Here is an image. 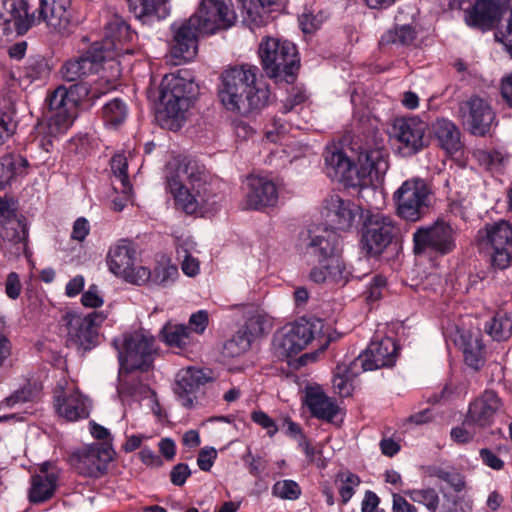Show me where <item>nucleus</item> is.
<instances>
[{
  "label": "nucleus",
  "instance_id": "1",
  "mask_svg": "<svg viewBox=\"0 0 512 512\" xmlns=\"http://www.w3.org/2000/svg\"><path fill=\"white\" fill-rule=\"evenodd\" d=\"M27 0H3L0 6V44L26 34L32 26L46 23L52 31L68 36L75 26L73 10L55 0H39V7L29 13Z\"/></svg>",
  "mask_w": 512,
  "mask_h": 512
},
{
  "label": "nucleus",
  "instance_id": "2",
  "mask_svg": "<svg viewBox=\"0 0 512 512\" xmlns=\"http://www.w3.org/2000/svg\"><path fill=\"white\" fill-rule=\"evenodd\" d=\"M257 71L256 66L241 65L221 74L219 98L227 110L247 113L266 106L270 92L256 86Z\"/></svg>",
  "mask_w": 512,
  "mask_h": 512
},
{
  "label": "nucleus",
  "instance_id": "3",
  "mask_svg": "<svg viewBox=\"0 0 512 512\" xmlns=\"http://www.w3.org/2000/svg\"><path fill=\"white\" fill-rule=\"evenodd\" d=\"M181 172L190 188L183 184L179 172L167 177V187L176 205L190 215L208 211L209 205L214 203L211 201L214 195L204 166L189 160L184 164Z\"/></svg>",
  "mask_w": 512,
  "mask_h": 512
},
{
  "label": "nucleus",
  "instance_id": "4",
  "mask_svg": "<svg viewBox=\"0 0 512 512\" xmlns=\"http://www.w3.org/2000/svg\"><path fill=\"white\" fill-rule=\"evenodd\" d=\"M196 90L195 83L181 75V71L178 74H167L162 78L157 117L163 126L171 130L181 128L195 98Z\"/></svg>",
  "mask_w": 512,
  "mask_h": 512
},
{
  "label": "nucleus",
  "instance_id": "5",
  "mask_svg": "<svg viewBox=\"0 0 512 512\" xmlns=\"http://www.w3.org/2000/svg\"><path fill=\"white\" fill-rule=\"evenodd\" d=\"M258 53L262 69L269 78L276 83H294L300 68V57L292 42L265 37L259 44Z\"/></svg>",
  "mask_w": 512,
  "mask_h": 512
},
{
  "label": "nucleus",
  "instance_id": "6",
  "mask_svg": "<svg viewBox=\"0 0 512 512\" xmlns=\"http://www.w3.org/2000/svg\"><path fill=\"white\" fill-rule=\"evenodd\" d=\"M323 320L315 317H302L294 323L285 326L281 332L277 333L273 339V350L275 356L279 359L293 357L304 350L313 341H318L322 346L327 345L324 337Z\"/></svg>",
  "mask_w": 512,
  "mask_h": 512
},
{
  "label": "nucleus",
  "instance_id": "7",
  "mask_svg": "<svg viewBox=\"0 0 512 512\" xmlns=\"http://www.w3.org/2000/svg\"><path fill=\"white\" fill-rule=\"evenodd\" d=\"M457 236L456 229L450 223L438 219L414 231L413 252L415 255L446 256L456 249Z\"/></svg>",
  "mask_w": 512,
  "mask_h": 512
},
{
  "label": "nucleus",
  "instance_id": "8",
  "mask_svg": "<svg viewBox=\"0 0 512 512\" xmlns=\"http://www.w3.org/2000/svg\"><path fill=\"white\" fill-rule=\"evenodd\" d=\"M360 247L366 255L380 256L399 234L394 220L381 213H368L361 227Z\"/></svg>",
  "mask_w": 512,
  "mask_h": 512
},
{
  "label": "nucleus",
  "instance_id": "9",
  "mask_svg": "<svg viewBox=\"0 0 512 512\" xmlns=\"http://www.w3.org/2000/svg\"><path fill=\"white\" fill-rule=\"evenodd\" d=\"M480 244L489 250L493 267L503 270L512 261V225L506 220L487 223L478 231Z\"/></svg>",
  "mask_w": 512,
  "mask_h": 512
},
{
  "label": "nucleus",
  "instance_id": "10",
  "mask_svg": "<svg viewBox=\"0 0 512 512\" xmlns=\"http://www.w3.org/2000/svg\"><path fill=\"white\" fill-rule=\"evenodd\" d=\"M429 195L430 189L424 180H406L393 195L397 215L406 221H419L428 212Z\"/></svg>",
  "mask_w": 512,
  "mask_h": 512
},
{
  "label": "nucleus",
  "instance_id": "11",
  "mask_svg": "<svg viewBox=\"0 0 512 512\" xmlns=\"http://www.w3.org/2000/svg\"><path fill=\"white\" fill-rule=\"evenodd\" d=\"M102 313L91 312L85 316L66 313L63 317L66 327V346L79 351H89L98 344V327L104 321Z\"/></svg>",
  "mask_w": 512,
  "mask_h": 512
},
{
  "label": "nucleus",
  "instance_id": "12",
  "mask_svg": "<svg viewBox=\"0 0 512 512\" xmlns=\"http://www.w3.org/2000/svg\"><path fill=\"white\" fill-rule=\"evenodd\" d=\"M136 249L132 241L121 239L111 246L107 254L109 270L127 282L145 284L149 273L144 266H136Z\"/></svg>",
  "mask_w": 512,
  "mask_h": 512
},
{
  "label": "nucleus",
  "instance_id": "13",
  "mask_svg": "<svg viewBox=\"0 0 512 512\" xmlns=\"http://www.w3.org/2000/svg\"><path fill=\"white\" fill-rule=\"evenodd\" d=\"M113 344L118 350L121 365L126 366L127 369L146 371L152 365L155 352L154 337L133 332L125 334L121 344L117 340H114Z\"/></svg>",
  "mask_w": 512,
  "mask_h": 512
},
{
  "label": "nucleus",
  "instance_id": "14",
  "mask_svg": "<svg viewBox=\"0 0 512 512\" xmlns=\"http://www.w3.org/2000/svg\"><path fill=\"white\" fill-rule=\"evenodd\" d=\"M191 16L197 17L202 34L226 30L236 21L231 0H201L197 11Z\"/></svg>",
  "mask_w": 512,
  "mask_h": 512
},
{
  "label": "nucleus",
  "instance_id": "15",
  "mask_svg": "<svg viewBox=\"0 0 512 512\" xmlns=\"http://www.w3.org/2000/svg\"><path fill=\"white\" fill-rule=\"evenodd\" d=\"M113 453L111 447L96 443L74 452L70 462L79 475L97 479L106 474Z\"/></svg>",
  "mask_w": 512,
  "mask_h": 512
},
{
  "label": "nucleus",
  "instance_id": "16",
  "mask_svg": "<svg viewBox=\"0 0 512 512\" xmlns=\"http://www.w3.org/2000/svg\"><path fill=\"white\" fill-rule=\"evenodd\" d=\"M173 39L170 44V55L174 64L192 60L198 51V34L202 33L197 24V17L190 16L184 21L174 22L171 25Z\"/></svg>",
  "mask_w": 512,
  "mask_h": 512
},
{
  "label": "nucleus",
  "instance_id": "17",
  "mask_svg": "<svg viewBox=\"0 0 512 512\" xmlns=\"http://www.w3.org/2000/svg\"><path fill=\"white\" fill-rule=\"evenodd\" d=\"M133 37L134 34L127 22L121 16L114 14L105 23L103 40L92 44H99L102 47L103 53L101 54L107 61L130 53V49L126 45L133 40Z\"/></svg>",
  "mask_w": 512,
  "mask_h": 512
},
{
  "label": "nucleus",
  "instance_id": "18",
  "mask_svg": "<svg viewBox=\"0 0 512 512\" xmlns=\"http://www.w3.org/2000/svg\"><path fill=\"white\" fill-rule=\"evenodd\" d=\"M71 90L64 86H59L48 97V129L50 134L65 133L74 122L73 109L75 108V99L70 96Z\"/></svg>",
  "mask_w": 512,
  "mask_h": 512
},
{
  "label": "nucleus",
  "instance_id": "19",
  "mask_svg": "<svg viewBox=\"0 0 512 512\" xmlns=\"http://www.w3.org/2000/svg\"><path fill=\"white\" fill-rule=\"evenodd\" d=\"M399 346L391 337L370 342L357 358L356 364L363 372L393 367L398 357Z\"/></svg>",
  "mask_w": 512,
  "mask_h": 512
},
{
  "label": "nucleus",
  "instance_id": "20",
  "mask_svg": "<svg viewBox=\"0 0 512 512\" xmlns=\"http://www.w3.org/2000/svg\"><path fill=\"white\" fill-rule=\"evenodd\" d=\"M459 117L473 135L484 136L495 119L490 104L479 96H471L459 103Z\"/></svg>",
  "mask_w": 512,
  "mask_h": 512
},
{
  "label": "nucleus",
  "instance_id": "21",
  "mask_svg": "<svg viewBox=\"0 0 512 512\" xmlns=\"http://www.w3.org/2000/svg\"><path fill=\"white\" fill-rule=\"evenodd\" d=\"M340 237L333 229L317 228L308 230L302 243L304 254L314 259L317 265L329 261L338 254Z\"/></svg>",
  "mask_w": 512,
  "mask_h": 512
},
{
  "label": "nucleus",
  "instance_id": "22",
  "mask_svg": "<svg viewBox=\"0 0 512 512\" xmlns=\"http://www.w3.org/2000/svg\"><path fill=\"white\" fill-rule=\"evenodd\" d=\"M243 205L248 210H263L273 207L279 199L276 184L269 178L250 175L245 181Z\"/></svg>",
  "mask_w": 512,
  "mask_h": 512
},
{
  "label": "nucleus",
  "instance_id": "23",
  "mask_svg": "<svg viewBox=\"0 0 512 512\" xmlns=\"http://www.w3.org/2000/svg\"><path fill=\"white\" fill-rule=\"evenodd\" d=\"M393 134L406 150L414 155L425 147V133L428 125L418 116L402 117L394 120Z\"/></svg>",
  "mask_w": 512,
  "mask_h": 512
},
{
  "label": "nucleus",
  "instance_id": "24",
  "mask_svg": "<svg viewBox=\"0 0 512 512\" xmlns=\"http://www.w3.org/2000/svg\"><path fill=\"white\" fill-rule=\"evenodd\" d=\"M325 173L332 180L344 184L348 187H356L365 182H361L355 165L351 159L335 146L328 147L324 153Z\"/></svg>",
  "mask_w": 512,
  "mask_h": 512
},
{
  "label": "nucleus",
  "instance_id": "25",
  "mask_svg": "<svg viewBox=\"0 0 512 512\" xmlns=\"http://www.w3.org/2000/svg\"><path fill=\"white\" fill-rule=\"evenodd\" d=\"M501 406V399L496 392L485 390L481 396L470 402L465 415V424L477 429L488 428L494 423Z\"/></svg>",
  "mask_w": 512,
  "mask_h": 512
},
{
  "label": "nucleus",
  "instance_id": "26",
  "mask_svg": "<svg viewBox=\"0 0 512 512\" xmlns=\"http://www.w3.org/2000/svg\"><path fill=\"white\" fill-rule=\"evenodd\" d=\"M101 49L99 44H91L78 58L66 61L61 68L63 78L68 82H75L98 72L106 61Z\"/></svg>",
  "mask_w": 512,
  "mask_h": 512
},
{
  "label": "nucleus",
  "instance_id": "27",
  "mask_svg": "<svg viewBox=\"0 0 512 512\" xmlns=\"http://www.w3.org/2000/svg\"><path fill=\"white\" fill-rule=\"evenodd\" d=\"M212 378L204 369L188 367L177 374L174 393L177 400L185 408H192L197 399L200 387L211 381Z\"/></svg>",
  "mask_w": 512,
  "mask_h": 512
},
{
  "label": "nucleus",
  "instance_id": "28",
  "mask_svg": "<svg viewBox=\"0 0 512 512\" xmlns=\"http://www.w3.org/2000/svg\"><path fill=\"white\" fill-rule=\"evenodd\" d=\"M54 407L60 417L70 422L86 419L90 414V402L78 390L61 391L54 397Z\"/></svg>",
  "mask_w": 512,
  "mask_h": 512
},
{
  "label": "nucleus",
  "instance_id": "29",
  "mask_svg": "<svg viewBox=\"0 0 512 512\" xmlns=\"http://www.w3.org/2000/svg\"><path fill=\"white\" fill-rule=\"evenodd\" d=\"M326 217L334 229L346 231L350 229L360 214V207L350 200L332 195L327 201Z\"/></svg>",
  "mask_w": 512,
  "mask_h": 512
},
{
  "label": "nucleus",
  "instance_id": "30",
  "mask_svg": "<svg viewBox=\"0 0 512 512\" xmlns=\"http://www.w3.org/2000/svg\"><path fill=\"white\" fill-rule=\"evenodd\" d=\"M351 273L347 270L344 261L337 254L329 261L314 266L309 274L311 281L321 284L330 281L333 284L344 286L350 279Z\"/></svg>",
  "mask_w": 512,
  "mask_h": 512
},
{
  "label": "nucleus",
  "instance_id": "31",
  "mask_svg": "<svg viewBox=\"0 0 512 512\" xmlns=\"http://www.w3.org/2000/svg\"><path fill=\"white\" fill-rule=\"evenodd\" d=\"M501 8L493 0H477L471 9L465 11V23L471 28L490 30L499 17Z\"/></svg>",
  "mask_w": 512,
  "mask_h": 512
},
{
  "label": "nucleus",
  "instance_id": "32",
  "mask_svg": "<svg viewBox=\"0 0 512 512\" xmlns=\"http://www.w3.org/2000/svg\"><path fill=\"white\" fill-rule=\"evenodd\" d=\"M305 404L313 417L327 422H331L339 411L336 402L319 386L306 388Z\"/></svg>",
  "mask_w": 512,
  "mask_h": 512
},
{
  "label": "nucleus",
  "instance_id": "33",
  "mask_svg": "<svg viewBox=\"0 0 512 512\" xmlns=\"http://www.w3.org/2000/svg\"><path fill=\"white\" fill-rule=\"evenodd\" d=\"M168 0H128L129 9L143 25L165 19L170 9Z\"/></svg>",
  "mask_w": 512,
  "mask_h": 512
},
{
  "label": "nucleus",
  "instance_id": "34",
  "mask_svg": "<svg viewBox=\"0 0 512 512\" xmlns=\"http://www.w3.org/2000/svg\"><path fill=\"white\" fill-rule=\"evenodd\" d=\"M432 131L440 145L450 154L462 148L461 132L456 124L447 118H437L432 124Z\"/></svg>",
  "mask_w": 512,
  "mask_h": 512
},
{
  "label": "nucleus",
  "instance_id": "35",
  "mask_svg": "<svg viewBox=\"0 0 512 512\" xmlns=\"http://www.w3.org/2000/svg\"><path fill=\"white\" fill-rule=\"evenodd\" d=\"M29 166L26 158L8 153L0 157V190L10 187L17 177L24 175Z\"/></svg>",
  "mask_w": 512,
  "mask_h": 512
},
{
  "label": "nucleus",
  "instance_id": "36",
  "mask_svg": "<svg viewBox=\"0 0 512 512\" xmlns=\"http://www.w3.org/2000/svg\"><path fill=\"white\" fill-rule=\"evenodd\" d=\"M362 372L355 360L349 364H338L333 375V388L341 397H349L353 392L354 378Z\"/></svg>",
  "mask_w": 512,
  "mask_h": 512
},
{
  "label": "nucleus",
  "instance_id": "37",
  "mask_svg": "<svg viewBox=\"0 0 512 512\" xmlns=\"http://www.w3.org/2000/svg\"><path fill=\"white\" fill-rule=\"evenodd\" d=\"M57 479L55 473L32 476L29 489L30 503L39 504L52 498L57 487Z\"/></svg>",
  "mask_w": 512,
  "mask_h": 512
},
{
  "label": "nucleus",
  "instance_id": "38",
  "mask_svg": "<svg viewBox=\"0 0 512 512\" xmlns=\"http://www.w3.org/2000/svg\"><path fill=\"white\" fill-rule=\"evenodd\" d=\"M242 309L245 323L240 328L245 331L248 336L254 340L256 337L265 332L267 326L270 325L269 320L256 306L246 304L240 306Z\"/></svg>",
  "mask_w": 512,
  "mask_h": 512
},
{
  "label": "nucleus",
  "instance_id": "39",
  "mask_svg": "<svg viewBox=\"0 0 512 512\" xmlns=\"http://www.w3.org/2000/svg\"><path fill=\"white\" fill-rule=\"evenodd\" d=\"M162 336L165 343L170 347L187 349L197 342V338L190 334L186 324L167 323L162 328Z\"/></svg>",
  "mask_w": 512,
  "mask_h": 512
},
{
  "label": "nucleus",
  "instance_id": "40",
  "mask_svg": "<svg viewBox=\"0 0 512 512\" xmlns=\"http://www.w3.org/2000/svg\"><path fill=\"white\" fill-rule=\"evenodd\" d=\"M149 273L147 282L155 285L167 287L171 285L179 276L178 268L172 264L169 258L162 256L157 262L153 270L146 267Z\"/></svg>",
  "mask_w": 512,
  "mask_h": 512
},
{
  "label": "nucleus",
  "instance_id": "41",
  "mask_svg": "<svg viewBox=\"0 0 512 512\" xmlns=\"http://www.w3.org/2000/svg\"><path fill=\"white\" fill-rule=\"evenodd\" d=\"M461 346L465 363L472 368L479 369L484 361V345L480 337L472 334L462 335Z\"/></svg>",
  "mask_w": 512,
  "mask_h": 512
},
{
  "label": "nucleus",
  "instance_id": "42",
  "mask_svg": "<svg viewBox=\"0 0 512 512\" xmlns=\"http://www.w3.org/2000/svg\"><path fill=\"white\" fill-rule=\"evenodd\" d=\"M128 117V106L121 98H113L102 107V119L106 126L117 128Z\"/></svg>",
  "mask_w": 512,
  "mask_h": 512
},
{
  "label": "nucleus",
  "instance_id": "43",
  "mask_svg": "<svg viewBox=\"0 0 512 512\" xmlns=\"http://www.w3.org/2000/svg\"><path fill=\"white\" fill-rule=\"evenodd\" d=\"M389 164L387 157L381 150H370L365 154V160L362 164L361 173L367 174L372 181L373 178L379 179L388 170Z\"/></svg>",
  "mask_w": 512,
  "mask_h": 512
},
{
  "label": "nucleus",
  "instance_id": "44",
  "mask_svg": "<svg viewBox=\"0 0 512 512\" xmlns=\"http://www.w3.org/2000/svg\"><path fill=\"white\" fill-rule=\"evenodd\" d=\"M486 332L496 341H505L512 335V318L503 312H498L485 324Z\"/></svg>",
  "mask_w": 512,
  "mask_h": 512
},
{
  "label": "nucleus",
  "instance_id": "45",
  "mask_svg": "<svg viewBox=\"0 0 512 512\" xmlns=\"http://www.w3.org/2000/svg\"><path fill=\"white\" fill-rule=\"evenodd\" d=\"M416 38V32L410 25L396 26L388 30L380 39V45L396 44L401 46L410 45Z\"/></svg>",
  "mask_w": 512,
  "mask_h": 512
},
{
  "label": "nucleus",
  "instance_id": "46",
  "mask_svg": "<svg viewBox=\"0 0 512 512\" xmlns=\"http://www.w3.org/2000/svg\"><path fill=\"white\" fill-rule=\"evenodd\" d=\"M336 482H339L338 493L342 505H346L356 492V488L361 484L360 477L350 471L339 472L336 476Z\"/></svg>",
  "mask_w": 512,
  "mask_h": 512
},
{
  "label": "nucleus",
  "instance_id": "47",
  "mask_svg": "<svg viewBox=\"0 0 512 512\" xmlns=\"http://www.w3.org/2000/svg\"><path fill=\"white\" fill-rule=\"evenodd\" d=\"M281 2L282 0H245L242 3L243 13H245L244 19L256 26H260L264 23L261 10Z\"/></svg>",
  "mask_w": 512,
  "mask_h": 512
},
{
  "label": "nucleus",
  "instance_id": "48",
  "mask_svg": "<svg viewBox=\"0 0 512 512\" xmlns=\"http://www.w3.org/2000/svg\"><path fill=\"white\" fill-rule=\"evenodd\" d=\"M253 339L245 331L239 329L224 343L223 353L227 357H238L249 350Z\"/></svg>",
  "mask_w": 512,
  "mask_h": 512
},
{
  "label": "nucleus",
  "instance_id": "49",
  "mask_svg": "<svg viewBox=\"0 0 512 512\" xmlns=\"http://www.w3.org/2000/svg\"><path fill=\"white\" fill-rule=\"evenodd\" d=\"M413 502L424 505L430 512H439L440 498L434 488L413 489L407 492Z\"/></svg>",
  "mask_w": 512,
  "mask_h": 512
},
{
  "label": "nucleus",
  "instance_id": "50",
  "mask_svg": "<svg viewBox=\"0 0 512 512\" xmlns=\"http://www.w3.org/2000/svg\"><path fill=\"white\" fill-rule=\"evenodd\" d=\"M429 476L436 477L449 484L455 492H461L466 486L465 478L454 469H444L438 466L428 468Z\"/></svg>",
  "mask_w": 512,
  "mask_h": 512
},
{
  "label": "nucleus",
  "instance_id": "51",
  "mask_svg": "<svg viewBox=\"0 0 512 512\" xmlns=\"http://www.w3.org/2000/svg\"><path fill=\"white\" fill-rule=\"evenodd\" d=\"M473 157L481 166L490 171L499 170L506 161L505 155L495 149H476L473 152Z\"/></svg>",
  "mask_w": 512,
  "mask_h": 512
},
{
  "label": "nucleus",
  "instance_id": "52",
  "mask_svg": "<svg viewBox=\"0 0 512 512\" xmlns=\"http://www.w3.org/2000/svg\"><path fill=\"white\" fill-rule=\"evenodd\" d=\"M473 501L469 497L443 493L439 512H472Z\"/></svg>",
  "mask_w": 512,
  "mask_h": 512
},
{
  "label": "nucleus",
  "instance_id": "53",
  "mask_svg": "<svg viewBox=\"0 0 512 512\" xmlns=\"http://www.w3.org/2000/svg\"><path fill=\"white\" fill-rule=\"evenodd\" d=\"M39 388L36 383L27 382L17 389L10 396L6 397L4 403L7 407H14L17 404L30 402L38 397Z\"/></svg>",
  "mask_w": 512,
  "mask_h": 512
},
{
  "label": "nucleus",
  "instance_id": "54",
  "mask_svg": "<svg viewBox=\"0 0 512 512\" xmlns=\"http://www.w3.org/2000/svg\"><path fill=\"white\" fill-rule=\"evenodd\" d=\"M301 494V487L296 481L291 479L279 480L272 486V495L283 500L294 501Z\"/></svg>",
  "mask_w": 512,
  "mask_h": 512
},
{
  "label": "nucleus",
  "instance_id": "55",
  "mask_svg": "<svg viewBox=\"0 0 512 512\" xmlns=\"http://www.w3.org/2000/svg\"><path fill=\"white\" fill-rule=\"evenodd\" d=\"M387 285L386 278L380 274L370 277L366 289L363 291V297L369 304L375 303L383 296V291Z\"/></svg>",
  "mask_w": 512,
  "mask_h": 512
},
{
  "label": "nucleus",
  "instance_id": "56",
  "mask_svg": "<svg viewBox=\"0 0 512 512\" xmlns=\"http://www.w3.org/2000/svg\"><path fill=\"white\" fill-rule=\"evenodd\" d=\"M111 171L123 187V192L131 188L128 177V162L123 154H115L110 160Z\"/></svg>",
  "mask_w": 512,
  "mask_h": 512
},
{
  "label": "nucleus",
  "instance_id": "57",
  "mask_svg": "<svg viewBox=\"0 0 512 512\" xmlns=\"http://www.w3.org/2000/svg\"><path fill=\"white\" fill-rule=\"evenodd\" d=\"M209 324V314L206 310H199L192 313L189 317L186 328L190 331V334L196 338V336L203 335Z\"/></svg>",
  "mask_w": 512,
  "mask_h": 512
},
{
  "label": "nucleus",
  "instance_id": "58",
  "mask_svg": "<svg viewBox=\"0 0 512 512\" xmlns=\"http://www.w3.org/2000/svg\"><path fill=\"white\" fill-rule=\"evenodd\" d=\"M47 70V63L43 57L29 58L24 67L25 76L31 81L40 79Z\"/></svg>",
  "mask_w": 512,
  "mask_h": 512
},
{
  "label": "nucleus",
  "instance_id": "59",
  "mask_svg": "<svg viewBox=\"0 0 512 512\" xmlns=\"http://www.w3.org/2000/svg\"><path fill=\"white\" fill-rule=\"evenodd\" d=\"M477 428H473L465 424V419L462 424L457 427H453L450 432L451 439L458 444H466L473 440L476 434Z\"/></svg>",
  "mask_w": 512,
  "mask_h": 512
},
{
  "label": "nucleus",
  "instance_id": "60",
  "mask_svg": "<svg viewBox=\"0 0 512 512\" xmlns=\"http://www.w3.org/2000/svg\"><path fill=\"white\" fill-rule=\"evenodd\" d=\"M244 462L248 466L249 473L258 477L266 468L265 460L259 455H253L250 450L243 457Z\"/></svg>",
  "mask_w": 512,
  "mask_h": 512
},
{
  "label": "nucleus",
  "instance_id": "61",
  "mask_svg": "<svg viewBox=\"0 0 512 512\" xmlns=\"http://www.w3.org/2000/svg\"><path fill=\"white\" fill-rule=\"evenodd\" d=\"M81 303L85 307L98 308L104 303L103 298L100 295L97 285H91L87 291L82 294Z\"/></svg>",
  "mask_w": 512,
  "mask_h": 512
},
{
  "label": "nucleus",
  "instance_id": "62",
  "mask_svg": "<svg viewBox=\"0 0 512 512\" xmlns=\"http://www.w3.org/2000/svg\"><path fill=\"white\" fill-rule=\"evenodd\" d=\"M217 458V451L213 447H204L200 450L197 457V464L202 471L211 470Z\"/></svg>",
  "mask_w": 512,
  "mask_h": 512
},
{
  "label": "nucleus",
  "instance_id": "63",
  "mask_svg": "<svg viewBox=\"0 0 512 512\" xmlns=\"http://www.w3.org/2000/svg\"><path fill=\"white\" fill-rule=\"evenodd\" d=\"M22 290V284L20 282L19 275L16 272H10L5 282L6 295L12 299H17Z\"/></svg>",
  "mask_w": 512,
  "mask_h": 512
},
{
  "label": "nucleus",
  "instance_id": "64",
  "mask_svg": "<svg viewBox=\"0 0 512 512\" xmlns=\"http://www.w3.org/2000/svg\"><path fill=\"white\" fill-rule=\"evenodd\" d=\"M482 462L493 470H501L504 467V461L491 449L482 448L479 451Z\"/></svg>",
  "mask_w": 512,
  "mask_h": 512
}]
</instances>
